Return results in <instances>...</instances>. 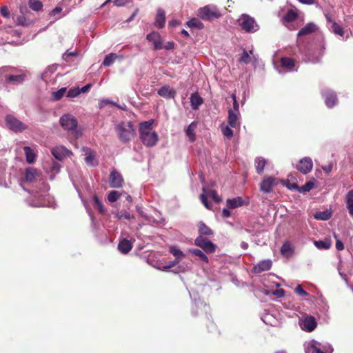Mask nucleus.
<instances>
[{"label":"nucleus","mask_w":353,"mask_h":353,"mask_svg":"<svg viewBox=\"0 0 353 353\" xmlns=\"http://www.w3.org/2000/svg\"><path fill=\"white\" fill-rule=\"evenodd\" d=\"M153 123L154 120L150 119L139 124L140 139L143 143L148 147L155 145L159 140L157 133L152 131Z\"/></svg>","instance_id":"1"},{"label":"nucleus","mask_w":353,"mask_h":353,"mask_svg":"<svg viewBox=\"0 0 353 353\" xmlns=\"http://www.w3.org/2000/svg\"><path fill=\"white\" fill-rule=\"evenodd\" d=\"M116 131L119 135V139L123 143L130 141L135 135L132 123L130 121H123L119 123L117 126Z\"/></svg>","instance_id":"2"},{"label":"nucleus","mask_w":353,"mask_h":353,"mask_svg":"<svg viewBox=\"0 0 353 353\" xmlns=\"http://www.w3.org/2000/svg\"><path fill=\"white\" fill-rule=\"evenodd\" d=\"M239 22L241 29L245 32H255L259 29V26L256 23L255 19L249 14H241L239 19Z\"/></svg>","instance_id":"3"},{"label":"nucleus","mask_w":353,"mask_h":353,"mask_svg":"<svg viewBox=\"0 0 353 353\" xmlns=\"http://www.w3.org/2000/svg\"><path fill=\"white\" fill-rule=\"evenodd\" d=\"M60 123L64 129L71 131L74 137L78 138L81 135V133L76 130L77 121L74 117L64 114L60 119Z\"/></svg>","instance_id":"4"},{"label":"nucleus","mask_w":353,"mask_h":353,"mask_svg":"<svg viewBox=\"0 0 353 353\" xmlns=\"http://www.w3.org/2000/svg\"><path fill=\"white\" fill-rule=\"evenodd\" d=\"M6 121L8 127L15 132H22L27 129V125L26 124L12 115H7L6 117Z\"/></svg>","instance_id":"5"},{"label":"nucleus","mask_w":353,"mask_h":353,"mask_svg":"<svg viewBox=\"0 0 353 353\" xmlns=\"http://www.w3.org/2000/svg\"><path fill=\"white\" fill-rule=\"evenodd\" d=\"M194 244L203 249L206 253H214L216 251V245L212 241L201 236H197L194 240Z\"/></svg>","instance_id":"6"},{"label":"nucleus","mask_w":353,"mask_h":353,"mask_svg":"<svg viewBox=\"0 0 353 353\" xmlns=\"http://www.w3.org/2000/svg\"><path fill=\"white\" fill-rule=\"evenodd\" d=\"M199 16L203 20H212L218 19L220 14L216 8L206 6L199 10Z\"/></svg>","instance_id":"7"},{"label":"nucleus","mask_w":353,"mask_h":353,"mask_svg":"<svg viewBox=\"0 0 353 353\" xmlns=\"http://www.w3.org/2000/svg\"><path fill=\"white\" fill-rule=\"evenodd\" d=\"M277 185L276 180L273 176H265L260 183V190L263 193H270L274 186Z\"/></svg>","instance_id":"8"},{"label":"nucleus","mask_w":353,"mask_h":353,"mask_svg":"<svg viewBox=\"0 0 353 353\" xmlns=\"http://www.w3.org/2000/svg\"><path fill=\"white\" fill-rule=\"evenodd\" d=\"M300 325L302 330L310 332L316 327L317 322L314 316L307 315L303 319Z\"/></svg>","instance_id":"9"},{"label":"nucleus","mask_w":353,"mask_h":353,"mask_svg":"<svg viewBox=\"0 0 353 353\" xmlns=\"http://www.w3.org/2000/svg\"><path fill=\"white\" fill-rule=\"evenodd\" d=\"M123 179L122 175L117 170H114L110 174V186L114 188H119L122 186Z\"/></svg>","instance_id":"10"},{"label":"nucleus","mask_w":353,"mask_h":353,"mask_svg":"<svg viewBox=\"0 0 353 353\" xmlns=\"http://www.w3.org/2000/svg\"><path fill=\"white\" fill-rule=\"evenodd\" d=\"M40 176V172L35 168L28 167L25 170L23 181L26 183H33L37 181Z\"/></svg>","instance_id":"11"},{"label":"nucleus","mask_w":353,"mask_h":353,"mask_svg":"<svg viewBox=\"0 0 353 353\" xmlns=\"http://www.w3.org/2000/svg\"><path fill=\"white\" fill-rule=\"evenodd\" d=\"M146 39L153 43L154 50L163 49V41L161 35L157 32H150L147 35Z\"/></svg>","instance_id":"12"},{"label":"nucleus","mask_w":353,"mask_h":353,"mask_svg":"<svg viewBox=\"0 0 353 353\" xmlns=\"http://www.w3.org/2000/svg\"><path fill=\"white\" fill-rule=\"evenodd\" d=\"M313 167V163L310 158L305 157L297 164V170L303 174L309 173Z\"/></svg>","instance_id":"13"},{"label":"nucleus","mask_w":353,"mask_h":353,"mask_svg":"<svg viewBox=\"0 0 353 353\" xmlns=\"http://www.w3.org/2000/svg\"><path fill=\"white\" fill-rule=\"evenodd\" d=\"M272 262L271 260H263L260 261L257 265L254 267V272L256 274H260L264 271H268L271 269Z\"/></svg>","instance_id":"14"},{"label":"nucleus","mask_w":353,"mask_h":353,"mask_svg":"<svg viewBox=\"0 0 353 353\" xmlns=\"http://www.w3.org/2000/svg\"><path fill=\"white\" fill-rule=\"evenodd\" d=\"M133 248V243L131 241L128 240L126 239H123L121 240L118 244V250L119 251L123 254H126L129 253Z\"/></svg>","instance_id":"15"},{"label":"nucleus","mask_w":353,"mask_h":353,"mask_svg":"<svg viewBox=\"0 0 353 353\" xmlns=\"http://www.w3.org/2000/svg\"><path fill=\"white\" fill-rule=\"evenodd\" d=\"M323 96L325 97V103L328 108H333L336 105L337 97L334 92L327 90L324 92Z\"/></svg>","instance_id":"16"},{"label":"nucleus","mask_w":353,"mask_h":353,"mask_svg":"<svg viewBox=\"0 0 353 353\" xmlns=\"http://www.w3.org/2000/svg\"><path fill=\"white\" fill-rule=\"evenodd\" d=\"M158 94L166 99H174L176 96V92L169 85H164L158 90Z\"/></svg>","instance_id":"17"},{"label":"nucleus","mask_w":353,"mask_h":353,"mask_svg":"<svg viewBox=\"0 0 353 353\" xmlns=\"http://www.w3.org/2000/svg\"><path fill=\"white\" fill-rule=\"evenodd\" d=\"M197 227L199 236H201V237H204V236H211L214 235L213 230L203 221H199L197 224Z\"/></svg>","instance_id":"18"},{"label":"nucleus","mask_w":353,"mask_h":353,"mask_svg":"<svg viewBox=\"0 0 353 353\" xmlns=\"http://www.w3.org/2000/svg\"><path fill=\"white\" fill-rule=\"evenodd\" d=\"M240 112H234L232 110H228V123L231 128H236L239 124Z\"/></svg>","instance_id":"19"},{"label":"nucleus","mask_w":353,"mask_h":353,"mask_svg":"<svg viewBox=\"0 0 353 353\" xmlns=\"http://www.w3.org/2000/svg\"><path fill=\"white\" fill-rule=\"evenodd\" d=\"M165 23V13L163 9L159 8L154 21V26L158 28L164 27Z\"/></svg>","instance_id":"20"},{"label":"nucleus","mask_w":353,"mask_h":353,"mask_svg":"<svg viewBox=\"0 0 353 353\" xmlns=\"http://www.w3.org/2000/svg\"><path fill=\"white\" fill-rule=\"evenodd\" d=\"M316 30V26L313 23H308L303 27L298 32V37L306 36L314 32Z\"/></svg>","instance_id":"21"},{"label":"nucleus","mask_w":353,"mask_h":353,"mask_svg":"<svg viewBox=\"0 0 353 353\" xmlns=\"http://www.w3.org/2000/svg\"><path fill=\"white\" fill-rule=\"evenodd\" d=\"M226 204L228 208L235 209L243 205L244 202L241 196H237L234 199H228L226 201Z\"/></svg>","instance_id":"22"},{"label":"nucleus","mask_w":353,"mask_h":353,"mask_svg":"<svg viewBox=\"0 0 353 353\" xmlns=\"http://www.w3.org/2000/svg\"><path fill=\"white\" fill-rule=\"evenodd\" d=\"M281 65L288 71H292L295 67V61L290 57H282L281 59Z\"/></svg>","instance_id":"23"},{"label":"nucleus","mask_w":353,"mask_h":353,"mask_svg":"<svg viewBox=\"0 0 353 353\" xmlns=\"http://www.w3.org/2000/svg\"><path fill=\"white\" fill-rule=\"evenodd\" d=\"M190 103L192 108L193 110H197L203 103V99L197 92H195L192 94L190 97Z\"/></svg>","instance_id":"24"},{"label":"nucleus","mask_w":353,"mask_h":353,"mask_svg":"<svg viewBox=\"0 0 353 353\" xmlns=\"http://www.w3.org/2000/svg\"><path fill=\"white\" fill-rule=\"evenodd\" d=\"M346 207L350 216L353 219V190H350L345 196Z\"/></svg>","instance_id":"25"},{"label":"nucleus","mask_w":353,"mask_h":353,"mask_svg":"<svg viewBox=\"0 0 353 353\" xmlns=\"http://www.w3.org/2000/svg\"><path fill=\"white\" fill-rule=\"evenodd\" d=\"M268 164V163L267 160L265 159L263 157H257L255 160V167L256 172L259 174H261L264 171L265 166L267 165Z\"/></svg>","instance_id":"26"},{"label":"nucleus","mask_w":353,"mask_h":353,"mask_svg":"<svg viewBox=\"0 0 353 353\" xmlns=\"http://www.w3.org/2000/svg\"><path fill=\"white\" fill-rule=\"evenodd\" d=\"M52 165L50 166L49 163H46L44 165H43V169L46 170V171H48L50 170L51 172H52L53 174H57V172H59V169H60V165L59 163L54 161L52 159Z\"/></svg>","instance_id":"27"},{"label":"nucleus","mask_w":353,"mask_h":353,"mask_svg":"<svg viewBox=\"0 0 353 353\" xmlns=\"http://www.w3.org/2000/svg\"><path fill=\"white\" fill-rule=\"evenodd\" d=\"M331 216L332 212L328 210L317 212L314 214V219L323 221H327L330 219Z\"/></svg>","instance_id":"28"},{"label":"nucleus","mask_w":353,"mask_h":353,"mask_svg":"<svg viewBox=\"0 0 353 353\" xmlns=\"http://www.w3.org/2000/svg\"><path fill=\"white\" fill-rule=\"evenodd\" d=\"M52 154H72V152L68 150L64 146L60 145L53 148L51 150Z\"/></svg>","instance_id":"29"},{"label":"nucleus","mask_w":353,"mask_h":353,"mask_svg":"<svg viewBox=\"0 0 353 353\" xmlns=\"http://www.w3.org/2000/svg\"><path fill=\"white\" fill-rule=\"evenodd\" d=\"M94 201V208L97 209L99 213L103 214L106 212L105 208H104L102 202L100 201L99 197L97 195H94L93 197Z\"/></svg>","instance_id":"30"},{"label":"nucleus","mask_w":353,"mask_h":353,"mask_svg":"<svg viewBox=\"0 0 353 353\" xmlns=\"http://www.w3.org/2000/svg\"><path fill=\"white\" fill-rule=\"evenodd\" d=\"M190 252L194 255L198 256L199 259L203 262H205L206 263H208V258L202 250L197 248H194L190 250Z\"/></svg>","instance_id":"31"},{"label":"nucleus","mask_w":353,"mask_h":353,"mask_svg":"<svg viewBox=\"0 0 353 353\" xmlns=\"http://www.w3.org/2000/svg\"><path fill=\"white\" fill-rule=\"evenodd\" d=\"M25 78V74L8 75L6 77V81L14 83H21L24 81Z\"/></svg>","instance_id":"32"},{"label":"nucleus","mask_w":353,"mask_h":353,"mask_svg":"<svg viewBox=\"0 0 353 353\" xmlns=\"http://www.w3.org/2000/svg\"><path fill=\"white\" fill-rule=\"evenodd\" d=\"M169 251L175 256L176 259L181 260L185 256L183 252L175 246H171L169 249Z\"/></svg>","instance_id":"33"},{"label":"nucleus","mask_w":353,"mask_h":353,"mask_svg":"<svg viewBox=\"0 0 353 353\" xmlns=\"http://www.w3.org/2000/svg\"><path fill=\"white\" fill-rule=\"evenodd\" d=\"M121 196H122L121 192H120L119 191L112 190L108 193V200L110 203H113V202L117 201Z\"/></svg>","instance_id":"34"},{"label":"nucleus","mask_w":353,"mask_h":353,"mask_svg":"<svg viewBox=\"0 0 353 353\" xmlns=\"http://www.w3.org/2000/svg\"><path fill=\"white\" fill-rule=\"evenodd\" d=\"M28 4L30 8L34 11H39L43 8V3L39 0H29Z\"/></svg>","instance_id":"35"},{"label":"nucleus","mask_w":353,"mask_h":353,"mask_svg":"<svg viewBox=\"0 0 353 353\" xmlns=\"http://www.w3.org/2000/svg\"><path fill=\"white\" fill-rule=\"evenodd\" d=\"M314 243L315 246L317 248H319V249L327 250L331 246V241L330 240H327V241H321V240L315 241Z\"/></svg>","instance_id":"36"},{"label":"nucleus","mask_w":353,"mask_h":353,"mask_svg":"<svg viewBox=\"0 0 353 353\" xmlns=\"http://www.w3.org/2000/svg\"><path fill=\"white\" fill-rule=\"evenodd\" d=\"M298 17L297 13L293 10H290L283 17V19L286 22H292L296 19Z\"/></svg>","instance_id":"37"},{"label":"nucleus","mask_w":353,"mask_h":353,"mask_svg":"<svg viewBox=\"0 0 353 353\" xmlns=\"http://www.w3.org/2000/svg\"><path fill=\"white\" fill-rule=\"evenodd\" d=\"M196 128V124L192 123L187 128L185 132L186 135L189 137L191 141H194L195 139L194 130Z\"/></svg>","instance_id":"38"},{"label":"nucleus","mask_w":353,"mask_h":353,"mask_svg":"<svg viewBox=\"0 0 353 353\" xmlns=\"http://www.w3.org/2000/svg\"><path fill=\"white\" fill-rule=\"evenodd\" d=\"M117 58V55L116 54L110 53L105 56L103 61V65L105 66H110L114 63Z\"/></svg>","instance_id":"39"},{"label":"nucleus","mask_w":353,"mask_h":353,"mask_svg":"<svg viewBox=\"0 0 353 353\" xmlns=\"http://www.w3.org/2000/svg\"><path fill=\"white\" fill-rule=\"evenodd\" d=\"M331 29L335 34L341 37H343L345 34L343 28L336 22L332 23V25H331Z\"/></svg>","instance_id":"40"},{"label":"nucleus","mask_w":353,"mask_h":353,"mask_svg":"<svg viewBox=\"0 0 353 353\" xmlns=\"http://www.w3.org/2000/svg\"><path fill=\"white\" fill-rule=\"evenodd\" d=\"M22 150L23 151L24 154H36V153L38 152V151L35 149V147L30 148L29 146H20L17 150L18 152H21Z\"/></svg>","instance_id":"41"},{"label":"nucleus","mask_w":353,"mask_h":353,"mask_svg":"<svg viewBox=\"0 0 353 353\" xmlns=\"http://www.w3.org/2000/svg\"><path fill=\"white\" fill-rule=\"evenodd\" d=\"M306 353H325L322 350L317 347L315 344H309L306 349Z\"/></svg>","instance_id":"42"},{"label":"nucleus","mask_w":353,"mask_h":353,"mask_svg":"<svg viewBox=\"0 0 353 353\" xmlns=\"http://www.w3.org/2000/svg\"><path fill=\"white\" fill-rule=\"evenodd\" d=\"M187 25L190 28H198L199 29H202L203 28V24L197 19H192L187 22Z\"/></svg>","instance_id":"43"},{"label":"nucleus","mask_w":353,"mask_h":353,"mask_svg":"<svg viewBox=\"0 0 353 353\" xmlns=\"http://www.w3.org/2000/svg\"><path fill=\"white\" fill-rule=\"evenodd\" d=\"M251 61V58L249 53L245 50H243V53L239 59V62L248 64Z\"/></svg>","instance_id":"44"},{"label":"nucleus","mask_w":353,"mask_h":353,"mask_svg":"<svg viewBox=\"0 0 353 353\" xmlns=\"http://www.w3.org/2000/svg\"><path fill=\"white\" fill-rule=\"evenodd\" d=\"M66 92V88H62L56 92H52L53 99L55 101L60 100Z\"/></svg>","instance_id":"45"},{"label":"nucleus","mask_w":353,"mask_h":353,"mask_svg":"<svg viewBox=\"0 0 353 353\" xmlns=\"http://www.w3.org/2000/svg\"><path fill=\"white\" fill-rule=\"evenodd\" d=\"M221 131L228 139H231L233 137V131L228 125H222Z\"/></svg>","instance_id":"46"},{"label":"nucleus","mask_w":353,"mask_h":353,"mask_svg":"<svg viewBox=\"0 0 353 353\" xmlns=\"http://www.w3.org/2000/svg\"><path fill=\"white\" fill-rule=\"evenodd\" d=\"M84 161L90 166H96L99 163L98 160L96 159V156H85Z\"/></svg>","instance_id":"47"},{"label":"nucleus","mask_w":353,"mask_h":353,"mask_svg":"<svg viewBox=\"0 0 353 353\" xmlns=\"http://www.w3.org/2000/svg\"><path fill=\"white\" fill-rule=\"evenodd\" d=\"M231 97L233 101L232 108H230L228 110H232L234 112H239V105L236 100V94L232 93Z\"/></svg>","instance_id":"48"},{"label":"nucleus","mask_w":353,"mask_h":353,"mask_svg":"<svg viewBox=\"0 0 353 353\" xmlns=\"http://www.w3.org/2000/svg\"><path fill=\"white\" fill-rule=\"evenodd\" d=\"M314 183H312L311 181H308L305 184H304L303 185H302L301 187V188L299 189V192H310L314 188Z\"/></svg>","instance_id":"49"},{"label":"nucleus","mask_w":353,"mask_h":353,"mask_svg":"<svg viewBox=\"0 0 353 353\" xmlns=\"http://www.w3.org/2000/svg\"><path fill=\"white\" fill-rule=\"evenodd\" d=\"M208 194L217 203L221 201V198L218 195L216 190H211L208 192Z\"/></svg>","instance_id":"50"},{"label":"nucleus","mask_w":353,"mask_h":353,"mask_svg":"<svg viewBox=\"0 0 353 353\" xmlns=\"http://www.w3.org/2000/svg\"><path fill=\"white\" fill-rule=\"evenodd\" d=\"M281 253L283 255L287 254L288 252L292 251L291 246L289 243L285 242L283 244V245L281 248Z\"/></svg>","instance_id":"51"},{"label":"nucleus","mask_w":353,"mask_h":353,"mask_svg":"<svg viewBox=\"0 0 353 353\" xmlns=\"http://www.w3.org/2000/svg\"><path fill=\"white\" fill-rule=\"evenodd\" d=\"M81 93L79 88L70 89L67 94V97L69 98H74L77 97Z\"/></svg>","instance_id":"52"},{"label":"nucleus","mask_w":353,"mask_h":353,"mask_svg":"<svg viewBox=\"0 0 353 353\" xmlns=\"http://www.w3.org/2000/svg\"><path fill=\"white\" fill-rule=\"evenodd\" d=\"M294 292L301 296H308V293L304 290L301 285H298L294 290Z\"/></svg>","instance_id":"53"},{"label":"nucleus","mask_w":353,"mask_h":353,"mask_svg":"<svg viewBox=\"0 0 353 353\" xmlns=\"http://www.w3.org/2000/svg\"><path fill=\"white\" fill-rule=\"evenodd\" d=\"M334 238L336 239V248L337 250H343L344 249L343 243L338 239V235L334 234Z\"/></svg>","instance_id":"54"},{"label":"nucleus","mask_w":353,"mask_h":353,"mask_svg":"<svg viewBox=\"0 0 353 353\" xmlns=\"http://www.w3.org/2000/svg\"><path fill=\"white\" fill-rule=\"evenodd\" d=\"M111 1H112L117 6H122L127 3V0H106L103 5L107 4Z\"/></svg>","instance_id":"55"},{"label":"nucleus","mask_w":353,"mask_h":353,"mask_svg":"<svg viewBox=\"0 0 353 353\" xmlns=\"http://www.w3.org/2000/svg\"><path fill=\"white\" fill-rule=\"evenodd\" d=\"M0 12L1 14L5 17V18H9L10 17V12L8 10V8L6 6H3L0 8Z\"/></svg>","instance_id":"56"},{"label":"nucleus","mask_w":353,"mask_h":353,"mask_svg":"<svg viewBox=\"0 0 353 353\" xmlns=\"http://www.w3.org/2000/svg\"><path fill=\"white\" fill-rule=\"evenodd\" d=\"M200 199H201L202 203L205 206L206 208H208V209L211 208L210 203L208 201V199H207V196L205 194H201Z\"/></svg>","instance_id":"57"},{"label":"nucleus","mask_w":353,"mask_h":353,"mask_svg":"<svg viewBox=\"0 0 353 353\" xmlns=\"http://www.w3.org/2000/svg\"><path fill=\"white\" fill-rule=\"evenodd\" d=\"M117 217L119 219H130L131 218H134V216H131L130 214L128 212H124L121 214H117Z\"/></svg>","instance_id":"58"},{"label":"nucleus","mask_w":353,"mask_h":353,"mask_svg":"<svg viewBox=\"0 0 353 353\" xmlns=\"http://www.w3.org/2000/svg\"><path fill=\"white\" fill-rule=\"evenodd\" d=\"M78 55V53L74 51V52H65L63 54V59L64 60H65L66 61H68V58L69 57H75V56H77Z\"/></svg>","instance_id":"59"},{"label":"nucleus","mask_w":353,"mask_h":353,"mask_svg":"<svg viewBox=\"0 0 353 353\" xmlns=\"http://www.w3.org/2000/svg\"><path fill=\"white\" fill-rule=\"evenodd\" d=\"M273 294L279 298L283 297L285 295V291L283 289H278L274 291Z\"/></svg>","instance_id":"60"},{"label":"nucleus","mask_w":353,"mask_h":353,"mask_svg":"<svg viewBox=\"0 0 353 353\" xmlns=\"http://www.w3.org/2000/svg\"><path fill=\"white\" fill-rule=\"evenodd\" d=\"M174 47V43L173 41H169L165 45H163V49L172 50Z\"/></svg>","instance_id":"61"},{"label":"nucleus","mask_w":353,"mask_h":353,"mask_svg":"<svg viewBox=\"0 0 353 353\" xmlns=\"http://www.w3.org/2000/svg\"><path fill=\"white\" fill-rule=\"evenodd\" d=\"M122 192V195L123 194L125 197V200L128 201V203L129 205H130V204L132 203V196L128 194H126L125 192Z\"/></svg>","instance_id":"62"},{"label":"nucleus","mask_w":353,"mask_h":353,"mask_svg":"<svg viewBox=\"0 0 353 353\" xmlns=\"http://www.w3.org/2000/svg\"><path fill=\"white\" fill-rule=\"evenodd\" d=\"M222 215L223 217L228 218L231 216V212L228 209L224 208L222 212Z\"/></svg>","instance_id":"63"},{"label":"nucleus","mask_w":353,"mask_h":353,"mask_svg":"<svg viewBox=\"0 0 353 353\" xmlns=\"http://www.w3.org/2000/svg\"><path fill=\"white\" fill-rule=\"evenodd\" d=\"M62 10V8H60V7H56L55 8H54L51 12H50V15H56L57 14H59L61 12Z\"/></svg>","instance_id":"64"}]
</instances>
